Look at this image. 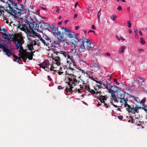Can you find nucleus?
I'll use <instances>...</instances> for the list:
<instances>
[{
    "mask_svg": "<svg viewBox=\"0 0 147 147\" xmlns=\"http://www.w3.org/2000/svg\"><path fill=\"white\" fill-rule=\"evenodd\" d=\"M54 57L53 58L52 64H50V61L48 60H45L38 65L40 68L44 69L45 71H49L52 68H57L56 66H59L61 65L60 61L61 59L64 58L66 52L64 51H57V49H53Z\"/></svg>",
    "mask_w": 147,
    "mask_h": 147,
    "instance_id": "1",
    "label": "nucleus"
},
{
    "mask_svg": "<svg viewBox=\"0 0 147 147\" xmlns=\"http://www.w3.org/2000/svg\"><path fill=\"white\" fill-rule=\"evenodd\" d=\"M49 29L55 36H59L61 38L67 42V38L69 30L60 26L55 27L54 25H52Z\"/></svg>",
    "mask_w": 147,
    "mask_h": 147,
    "instance_id": "2",
    "label": "nucleus"
},
{
    "mask_svg": "<svg viewBox=\"0 0 147 147\" xmlns=\"http://www.w3.org/2000/svg\"><path fill=\"white\" fill-rule=\"evenodd\" d=\"M78 42L80 44V48L82 51H84L85 50H88L92 51V47L91 46V41L88 39H86L83 37V38L79 40Z\"/></svg>",
    "mask_w": 147,
    "mask_h": 147,
    "instance_id": "3",
    "label": "nucleus"
},
{
    "mask_svg": "<svg viewBox=\"0 0 147 147\" xmlns=\"http://www.w3.org/2000/svg\"><path fill=\"white\" fill-rule=\"evenodd\" d=\"M26 22L25 21V24L23 22H21L19 23V27L22 31L25 32H28L29 30H31V31H33L34 30L36 29V24L30 22Z\"/></svg>",
    "mask_w": 147,
    "mask_h": 147,
    "instance_id": "4",
    "label": "nucleus"
},
{
    "mask_svg": "<svg viewBox=\"0 0 147 147\" xmlns=\"http://www.w3.org/2000/svg\"><path fill=\"white\" fill-rule=\"evenodd\" d=\"M9 3L10 4V7L12 8L13 10L16 12V14L14 15L12 13H8L11 15L15 16L17 14V13H20V11H23V5L22 4L16 3L13 1H10Z\"/></svg>",
    "mask_w": 147,
    "mask_h": 147,
    "instance_id": "5",
    "label": "nucleus"
},
{
    "mask_svg": "<svg viewBox=\"0 0 147 147\" xmlns=\"http://www.w3.org/2000/svg\"><path fill=\"white\" fill-rule=\"evenodd\" d=\"M12 39H13L12 41L15 42L17 50L19 48L20 46L24 44V38L21 34H17L15 38L14 37H13Z\"/></svg>",
    "mask_w": 147,
    "mask_h": 147,
    "instance_id": "6",
    "label": "nucleus"
},
{
    "mask_svg": "<svg viewBox=\"0 0 147 147\" xmlns=\"http://www.w3.org/2000/svg\"><path fill=\"white\" fill-rule=\"evenodd\" d=\"M65 74L67 75V77L69 81V83H70L71 84L73 85V86H75L78 84L79 82V81L77 80L76 76L74 74L69 73L67 71H65Z\"/></svg>",
    "mask_w": 147,
    "mask_h": 147,
    "instance_id": "7",
    "label": "nucleus"
},
{
    "mask_svg": "<svg viewBox=\"0 0 147 147\" xmlns=\"http://www.w3.org/2000/svg\"><path fill=\"white\" fill-rule=\"evenodd\" d=\"M30 40L28 41V43L27 44V46L28 48V49L30 51H32L34 49L33 47L35 46L36 45H37L38 46H40L39 45V40L37 39H30Z\"/></svg>",
    "mask_w": 147,
    "mask_h": 147,
    "instance_id": "8",
    "label": "nucleus"
},
{
    "mask_svg": "<svg viewBox=\"0 0 147 147\" xmlns=\"http://www.w3.org/2000/svg\"><path fill=\"white\" fill-rule=\"evenodd\" d=\"M69 68L71 70L73 73H74L76 72H82V73H83L84 75H85V72H84V70L82 69H79L77 68L75 63L74 61L69 63Z\"/></svg>",
    "mask_w": 147,
    "mask_h": 147,
    "instance_id": "9",
    "label": "nucleus"
},
{
    "mask_svg": "<svg viewBox=\"0 0 147 147\" xmlns=\"http://www.w3.org/2000/svg\"><path fill=\"white\" fill-rule=\"evenodd\" d=\"M67 37L70 38L71 39L73 38L71 40L72 43L74 45L75 48L76 49L75 44L78 42L79 40L76 37L75 33L69 30Z\"/></svg>",
    "mask_w": 147,
    "mask_h": 147,
    "instance_id": "10",
    "label": "nucleus"
},
{
    "mask_svg": "<svg viewBox=\"0 0 147 147\" xmlns=\"http://www.w3.org/2000/svg\"><path fill=\"white\" fill-rule=\"evenodd\" d=\"M126 109L129 113H131L133 114H135L136 112H137L138 110L142 108L141 107H138L137 105L134 107L133 105H127Z\"/></svg>",
    "mask_w": 147,
    "mask_h": 147,
    "instance_id": "11",
    "label": "nucleus"
},
{
    "mask_svg": "<svg viewBox=\"0 0 147 147\" xmlns=\"http://www.w3.org/2000/svg\"><path fill=\"white\" fill-rule=\"evenodd\" d=\"M0 48L5 53L6 55L9 57L12 55L11 51L9 50L7 46H5L2 44H0Z\"/></svg>",
    "mask_w": 147,
    "mask_h": 147,
    "instance_id": "12",
    "label": "nucleus"
},
{
    "mask_svg": "<svg viewBox=\"0 0 147 147\" xmlns=\"http://www.w3.org/2000/svg\"><path fill=\"white\" fill-rule=\"evenodd\" d=\"M8 1L7 2L8 4L6 6V9L5 10L7 11V13H12L14 15L16 14V11L12 9V8L10 7V4L9 3L10 1H13L11 0H7Z\"/></svg>",
    "mask_w": 147,
    "mask_h": 147,
    "instance_id": "13",
    "label": "nucleus"
},
{
    "mask_svg": "<svg viewBox=\"0 0 147 147\" xmlns=\"http://www.w3.org/2000/svg\"><path fill=\"white\" fill-rule=\"evenodd\" d=\"M26 33H27V38L28 39V42L29 41H30L31 39H35V37L36 36V33H35L34 31H31L30 30H29L28 32H25Z\"/></svg>",
    "mask_w": 147,
    "mask_h": 147,
    "instance_id": "14",
    "label": "nucleus"
},
{
    "mask_svg": "<svg viewBox=\"0 0 147 147\" xmlns=\"http://www.w3.org/2000/svg\"><path fill=\"white\" fill-rule=\"evenodd\" d=\"M71 53L66 52V55H65L64 58L67 59V62L68 63L74 61L73 56L71 55Z\"/></svg>",
    "mask_w": 147,
    "mask_h": 147,
    "instance_id": "15",
    "label": "nucleus"
},
{
    "mask_svg": "<svg viewBox=\"0 0 147 147\" xmlns=\"http://www.w3.org/2000/svg\"><path fill=\"white\" fill-rule=\"evenodd\" d=\"M1 33L2 34V37L5 40H8L9 42H11V41L12 40L11 39H12L13 37H14L13 34H9V35H8L6 33L1 32Z\"/></svg>",
    "mask_w": 147,
    "mask_h": 147,
    "instance_id": "16",
    "label": "nucleus"
},
{
    "mask_svg": "<svg viewBox=\"0 0 147 147\" xmlns=\"http://www.w3.org/2000/svg\"><path fill=\"white\" fill-rule=\"evenodd\" d=\"M40 28L42 30H45L47 29H48L49 30L50 32H51L50 30L49 29V28L51 27L52 25H54V24H52L50 26H48V24L47 23V22H44V21H42L40 23Z\"/></svg>",
    "mask_w": 147,
    "mask_h": 147,
    "instance_id": "17",
    "label": "nucleus"
},
{
    "mask_svg": "<svg viewBox=\"0 0 147 147\" xmlns=\"http://www.w3.org/2000/svg\"><path fill=\"white\" fill-rule=\"evenodd\" d=\"M99 97H100L99 98H98V99L99 100V101L101 103H103L104 106H105L106 108H107L109 106V104H107V103H105V100H107V98L105 96L101 95L99 96Z\"/></svg>",
    "mask_w": 147,
    "mask_h": 147,
    "instance_id": "18",
    "label": "nucleus"
},
{
    "mask_svg": "<svg viewBox=\"0 0 147 147\" xmlns=\"http://www.w3.org/2000/svg\"><path fill=\"white\" fill-rule=\"evenodd\" d=\"M144 81V79L142 78H140L137 77L134 80V82H133V84L135 86H139L140 82Z\"/></svg>",
    "mask_w": 147,
    "mask_h": 147,
    "instance_id": "19",
    "label": "nucleus"
},
{
    "mask_svg": "<svg viewBox=\"0 0 147 147\" xmlns=\"http://www.w3.org/2000/svg\"><path fill=\"white\" fill-rule=\"evenodd\" d=\"M66 42L63 38H59L57 37L54 39L53 44L54 45H60L61 42Z\"/></svg>",
    "mask_w": 147,
    "mask_h": 147,
    "instance_id": "20",
    "label": "nucleus"
},
{
    "mask_svg": "<svg viewBox=\"0 0 147 147\" xmlns=\"http://www.w3.org/2000/svg\"><path fill=\"white\" fill-rule=\"evenodd\" d=\"M56 67H57V68H52L51 69H50L49 70L51 71H54L53 74H54L55 72H56L58 73V74L60 75H61L63 74L64 73V72L62 71H60V69H59L57 67V66H56Z\"/></svg>",
    "mask_w": 147,
    "mask_h": 147,
    "instance_id": "21",
    "label": "nucleus"
},
{
    "mask_svg": "<svg viewBox=\"0 0 147 147\" xmlns=\"http://www.w3.org/2000/svg\"><path fill=\"white\" fill-rule=\"evenodd\" d=\"M125 95L123 94L121 96V99L120 103L124 104V107H127V105H128L127 102L128 99L127 98H125Z\"/></svg>",
    "mask_w": 147,
    "mask_h": 147,
    "instance_id": "22",
    "label": "nucleus"
},
{
    "mask_svg": "<svg viewBox=\"0 0 147 147\" xmlns=\"http://www.w3.org/2000/svg\"><path fill=\"white\" fill-rule=\"evenodd\" d=\"M68 84L69 86V88H68V87H67L65 89V91L67 92H69L71 93H72L73 92H74V90H73L72 89L74 88V87L73 86V85L71 84L70 83H68Z\"/></svg>",
    "mask_w": 147,
    "mask_h": 147,
    "instance_id": "23",
    "label": "nucleus"
},
{
    "mask_svg": "<svg viewBox=\"0 0 147 147\" xmlns=\"http://www.w3.org/2000/svg\"><path fill=\"white\" fill-rule=\"evenodd\" d=\"M24 54L27 55V58L30 60H32L33 58V54L32 52H31L30 53L28 52H25L23 53Z\"/></svg>",
    "mask_w": 147,
    "mask_h": 147,
    "instance_id": "24",
    "label": "nucleus"
},
{
    "mask_svg": "<svg viewBox=\"0 0 147 147\" xmlns=\"http://www.w3.org/2000/svg\"><path fill=\"white\" fill-rule=\"evenodd\" d=\"M19 56L20 59H22V60L24 62H26V60L27 59V55H26V54L25 55L23 53L21 54H19Z\"/></svg>",
    "mask_w": 147,
    "mask_h": 147,
    "instance_id": "25",
    "label": "nucleus"
},
{
    "mask_svg": "<svg viewBox=\"0 0 147 147\" xmlns=\"http://www.w3.org/2000/svg\"><path fill=\"white\" fill-rule=\"evenodd\" d=\"M5 9L4 7L2 6H0V17L1 16H2L3 17H5L6 16V15L4 14V11Z\"/></svg>",
    "mask_w": 147,
    "mask_h": 147,
    "instance_id": "26",
    "label": "nucleus"
},
{
    "mask_svg": "<svg viewBox=\"0 0 147 147\" xmlns=\"http://www.w3.org/2000/svg\"><path fill=\"white\" fill-rule=\"evenodd\" d=\"M100 66L96 63H94L92 67L93 69L95 71H98L100 69Z\"/></svg>",
    "mask_w": 147,
    "mask_h": 147,
    "instance_id": "27",
    "label": "nucleus"
},
{
    "mask_svg": "<svg viewBox=\"0 0 147 147\" xmlns=\"http://www.w3.org/2000/svg\"><path fill=\"white\" fill-rule=\"evenodd\" d=\"M59 69H60V71H62L64 73V71H66L67 69V67L66 65L62 66V67L61 66V65L59 66H57Z\"/></svg>",
    "mask_w": 147,
    "mask_h": 147,
    "instance_id": "28",
    "label": "nucleus"
},
{
    "mask_svg": "<svg viewBox=\"0 0 147 147\" xmlns=\"http://www.w3.org/2000/svg\"><path fill=\"white\" fill-rule=\"evenodd\" d=\"M19 52L20 53V54L23 53L24 52H26L27 50H24L22 46V45H21L19 47Z\"/></svg>",
    "mask_w": 147,
    "mask_h": 147,
    "instance_id": "29",
    "label": "nucleus"
},
{
    "mask_svg": "<svg viewBox=\"0 0 147 147\" xmlns=\"http://www.w3.org/2000/svg\"><path fill=\"white\" fill-rule=\"evenodd\" d=\"M114 92L113 90H110V91H109V93H111V94L112 99L114 100L117 97L116 96L115 93L113 92Z\"/></svg>",
    "mask_w": 147,
    "mask_h": 147,
    "instance_id": "30",
    "label": "nucleus"
},
{
    "mask_svg": "<svg viewBox=\"0 0 147 147\" xmlns=\"http://www.w3.org/2000/svg\"><path fill=\"white\" fill-rule=\"evenodd\" d=\"M41 40L43 43V46H48V45H49L50 43H49L48 41H46L45 40L43 39L42 38H41Z\"/></svg>",
    "mask_w": 147,
    "mask_h": 147,
    "instance_id": "31",
    "label": "nucleus"
},
{
    "mask_svg": "<svg viewBox=\"0 0 147 147\" xmlns=\"http://www.w3.org/2000/svg\"><path fill=\"white\" fill-rule=\"evenodd\" d=\"M114 102H120L121 99V97H119L118 96L114 100Z\"/></svg>",
    "mask_w": 147,
    "mask_h": 147,
    "instance_id": "32",
    "label": "nucleus"
},
{
    "mask_svg": "<svg viewBox=\"0 0 147 147\" xmlns=\"http://www.w3.org/2000/svg\"><path fill=\"white\" fill-rule=\"evenodd\" d=\"M125 50V47L124 46H122L121 47L120 49H119L118 53H123Z\"/></svg>",
    "mask_w": 147,
    "mask_h": 147,
    "instance_id": "33",
    "label": "nucleus"
},
{
    "mask_svg": "<svg viewBox=\"0 0 147 147\" xmlns=\"http://www.w3.org/2000/svg\"><path fill=\"white\" fill-rule=\"evenodd\" d=\"M13 56L14 57V58L16 60H17L18 61H17L18 62H19L20 61H21L22 59H20V58L17 56L14 55H13Z\"/></svg>",
    "mask_w": 147,
    "mask_h": 147,
    "instance_id": "34",
    "label": "nucleus"
},
{
    "mask_svg": "<svg viewBox=\"0 0 147 147\" xmlns=\"http://www.w3.org/2000/svg\"><path fill=\"white\" fill-rule=\"evenodd\" d=\"M101 15V13H100V10L98 12V13L97 15V19L98 20V21L99 22L100 20V17Z\"/></svg>",
    "mask_w": 147,
    "mask_h": 147,
    "instance_id": "35",
    "label": "nucleus"
},
{
    "mask_svg": "<svg viewBox=\"0 0 147 147\" xmlns=\"http://www.w3.org/2000/svg\"><path fill=\"white\" fill-rule=\"evenodd\" d=\"M96 83H98V84L97 85L98 87V88H100V85H104V84L100 82L99 81H96Z\"/></svg>",
    "mask_w": 147,
    "mask_h": 147,
    "instance_id": "36",
    "label": "nucleus"
},
{
    "mask_svg": "<svg viewBox=\"0 0 147 147\" xmlns=\"http://www.w3.org/2000/svg\"><path fill=\"white\" fill-rule=\"evenodd\" d=\"M73 90H74V92H77L78 93H81V90L79 88L77 89L76 88V89H74Z\"/></svg>",
    "mask_w": 147,
    "mask_h": 147,
    "instance_id": "37",
    "label": "nucleus"
},
{
    "mask_svg": "<svg viewBox=\"0 0 147 147\" xmlns=\"http://www.w3.org/2000/svg\"><path fill=\"white\" fill-rule=\"evenodd\" d=\"M45 39L46 40V41L48 42L49 43V42H50L51 44H52V43L51 42V39L48 36H47L45 38Z\"/></svg>",
    "mask_w": 147,
    "mask_h": 147,
    "instance_id": "38",
    "label": "nucleus"
},
{
    "mask_svg": "<svg viewBox=\"0 0 147 147\" xmlns=\"http://www.w3.org/2000/svg\"><path fill=\"white\" fill-rule=\"evenodd\" d=\"M145 101H146V99L145 98L143 99L140 102V103L141 105H142V106L144 107V103L145 102Z\"/></svg>",
    "mask_w": 147,
    "mask_h": 147,
    "instance_id": "39",
    "label": "nucleus"
},
{
    "mask_svg": "<svg viewBox=\"0 0 147 147\" xmlns=\"http://www.w3.org/2000/svg\"><path fill=\"white\" fill-rule=\"evenodd\" d=\"M141 43L142 44H144L145 43V42L144 40L143 37H141L140 39Z\"/></svg>",
    "mask_w": 147,
    "mask_h": 147,
    "instance_id": "40",
    "label": "nucleus"
},
{
    "mask_svg": "<svg viewBox=\"0 0 147 147\" xmlns=\"http://www.w3.org/2000/svg\"><path fill=\"white\" fill-rule=\"evenodd\" d=\"M85 88L86 89H87V90H88L89 92L91 89L89 86H85Z\"/></svg>",
    "mask_w": 147,
    "mask_h": 147,
    "instance_id": "41",
    "label": "nucleus"
},
{
    "mask_svg": "<svg viewBox=\"0 0 147 147\" xmlns=\"http://www.w3.org/2000/svg\"><path fill=\"white\" fill-rule=\"evenodd\" d=\"M92 51L95 54L97 53L98 52V51L97 49H94L93 48Z\"/></svg>",
    "mask_w": 147,
    "mask_h": 147,
    "instance_id": "42",
    "label": "nucleus"
},
{
    "mask_svg": "<svg viewBox=\"0 0 147 147\" xmlns=\"http://www.w3.org/2000/svg\"><path fill=\"white\" fill-rule=\"evenodd\" d=\"M89 92L92 93V94H95V91L91 89L89 91Z\"/></svg>",
    "mask_w": 147,
    "mask_h": 147,
    "instance_id": "43",
    "label": "nucleus"
},
{
    "mask_svg": "<svg viewBox=\"0 0 147 147\" xmlns=\"http://www.w3.org/2000/svg\"><path fill=\"white\" fill-rule=\"evenodd\" d=\"M128 26L129 28H131V23L130 21L127 22Z\"/></svg>",
    "mask_w": 147,
    "mask_h": 147,
    "instance_id": "44",
    "label": "nucleus"
},
{
    "mask_svg": "<svg viewBox=\"0 0 147 147\" xmlns=\"http://www.w3.org/2000/svg\"><path fill=\"white\" fill-rule=\"evenodd\" d=\"M39 44H40L39 45H40V46H43V43H42V41L41 40V38H40V39L39 40Z\"/></svg>",
    "mask_w": 147,
    "mask_h": 147,
    "instance_id": "45",
    "label": "nucleus"
},
{
    "mask_svg": "<svg viewBox=\"0 0 147 147\" xmlns=\"http://www.w3.org/2000/svg\"><path fill=\"white\" fill-rule=\"evenodd\" d=\"M116 18L117 16H116L113 15L111 17V18L112 20H114Z\"/></svg>",
    "mask_w": 147,
    "mask_h": 147,
    "instance_id": "46",
    "label": "nucleus"
},
{
    "mask_svg": "<svg viewBox=\"0 0 147 147\" xmlns=\"http://www.w3.org/2000/svg\"><path fill=\"white\" fill-rule=\"evenodd\" d=\"M64 88V87H62L61 86H59L58 87V89L59 90H61L62 89H63Z\"/></svg>",
    "mask_w": 147,
    "mask_h": 147,
    "instance_id": "47",
    "label": "nucleus"
},
{
    "mask_svg": "<svg viewBox=\"0 0 147 147\" xmlns=\"http://www.w3.org/2000/svg\"><path fill=\"white\" fill-rule=\"evenodd\" d=\"M122 7L120 6H119L117 8V9L118 11H120L122 9Z\"/></svg>",
    "mask_w": 147,
    "mask_h": 147,
    "instance_id": "48",
    "label": "nucleus"
},
{
    "mask_svg": "<svg viewBox=\"0 0 147 147\" xmlns=\"http://www.w3.org/2000/svg\"><path fill=\"white\" fill-rule=\"evenodd\" d=\"M118 118L120 119H123V117L121 115L118 116H117Z\"/></svg>",
    "mask_w": 147,
    "mask_h": 147,
    "instance_id": "49",
    "label": "nucleus"
},
{
    "mask_svg": "<svg viewBox=\"0 0 147 147\" xmlns=\"http://www.w3.org/2000/svg\"><path fill=\"white\" fill-rule=\"evenodd\" d=\"M48 80L50 81H51L52 80V79L51 78L50 76H48Z\"/></svg>",
    "mask_w": 147,
    "mask_h": 147,
    "instance_id": "50",
    "label": "nucleus"
},
{
    "mask_svg": "<svg viewBox=\"0 0 147 147\" xmlns=\"http://www.w3.org/2000/svg\"><path fill=\"white\" fill-rule=\"evenodd\" d=\"M142 83L141 85L142 86H144L145 85V83L144 82V81H142Z\"/></svg>",
    "mask_w": 147,
    "mask_h": 147,
    "instance_id": "51",
    "label": "nucleus"
},
{
    "mask_svg": "<svg viewBox=\"0 0 147 147\" xmlns=\"http://www.w3.org/2000/svg\"><path fill=\"white\" fill-rule=\"evenodd\" d=\"M138 50H139V51L140 53H141L142 51H144L143 49H138Z\"/></svg>",
    "mask_w": 147,
    "mask_h": 147,
    "instance_id": "52",
    "label": "nucleus"
},
{
    "mask_svg": "<svg viewBox=\"0 0 147 147\" xmlns=\"http://www.w3.org/2000/svg\"><path fill=\"white\" fill-rule=\"evenodd\" d=\"M101 93V91H97L96 92H95V94H100V93Z\"/></svg>",
    "mask_w": 147,
    "mask_h": 147,
    "instance_id": "53",
    "label": "nucleus"
},
{
    "mask_svg": "<svg viewBox=\"0 0 147 147\" xmlns=\"http://www.w3.org/2000/svg\"><path fill=\"white\" fill-rule=\"evenodd\" d=\"M120 38L123 41H125V39H124L122 36H120L119 39Z\"/></svg>",
    "mask_w": 147,
    "mask_h": 147,
    "instance_id": "54",
    "label": "nucleus"
},
{
    "mask_svg": "<svg viewBox=\"0 0 147 147\" xmlns=\"http://www.w3.org/2000/svg\"><path fill=\"white\" fill-rule=\"evenodd\" d=\"M142 107L141 109L144 110V111H145L146 112V113H147V109H145L144 107Z\"/></svg>",
    "mask_w": 147,
    "mask_h": 147,
    "instance_id": "55",
    "label": "nucleus"
},
{
    "mask_svg": "<svg viewBox=\"0 0 147 147\" xmlns=\"http://www.w3.org/2000/svg\"><path fill=\"white\" fill-rule=\"evenodd\" d=\"M109 88H110V90H112L111 89L112 88V89H113V86L112 85H109Z\"/></svg>",
    "mask_w": 147,
    "mask_h": 147,
    "instance_id": "56",
    "label": "nucleus"
},
{
    "mask_svg": "<svg viewBox=\"0 0 147 147\" xmlns=\"http://www.w3.org/2000/svg\"><path fill=\"white\" fill-rule=\"evenodd\" d=\"M134 32L135 33H137V32H138V30H137V29L134 28Z\"/></svg>",
    "mask_w": 147,
    "mask_h": 147,
    "instance_id": "57",
    "label": "nucleus"
},
{
    "mask_svg": "<svg viewBox=\"0 0 147 147\" xmlns=\"http://www.w3.org/2000/svg\"><path fill=\"white\" fill-rule=\"evenodd\" d=\"M78 16V14H75L74 16V18H77Z\"/></svg>",
    "mask_w": 147,
    "mask_h": 147,
    "instance_id": "58",
    "label": "nucleus"
},
{
    "mask_svg": "<svg viewBox=\"0 0 147 147\" xmlns=\"http://www.w3.org/2000/svg\"><path fill=\"white\" fill-rule=\"evenodd\" d=\"M59 9L58 7H57V10H56V11L57 13H59Z\"/></svg>",
    "mask_w": 147,
    "mask_h": 147,
    "instance_id": "59",
    "label": "nucleus"
},
{
    "mask_svg": "<svg viewBox=\"0 0 147 147\" xmlns=\"http://www.w3.org/2000/svg\"><path fill=\"white\" fill-rule=\"evenodd\" d=\"M79 28V26H76L75 27V30H77Z\"/></svg>",
    "mask_w": 147,
    "mask_h": 147,
    "instance_id": "60",
    "label": "nucleus"
},
{
    "mask_svg": "<svg viewBox=\"0 0 147 147\" xmlns=\"http://www.w3.org/2000/svg\"><path fill=\"white\" fill-rule=\"evenodd\" d=\"M92 28L94 30L95 29V28L94 26V25H92L91 26Z\"/></svg>",
    "mask_w": 147,
    "mask_h": 147,
    "instance_id": "61",
    "label": "nucleus"
},
{
    "mask_svg": "<svg viewBox=\"0 0 147 147\" xmlns=\"http://www.w3.org/2000/svg\"><path fill=\"white\" fill-rule=\"evenodd\" d=\"M104 86V88H105L106 89H107L109 91V92L110 91V90H109L107 86H106L105 85Z\"/></svg>",
    "mask_w": 147,
    "mask_h": 147,
    "instance_id": "62",
    "label": "nucleus"
},
{
    "mask_svg": "<svg viewBox=\"0 0 147 147\" xmlns=\"http://www.w3.org/2000/svg\"><path fill=\"white\" fill-rule=\"evenodd\" d=\"M78 2H76L75 4V6H74V7L75 8H76V7L77 5H78Z\"/></svg>",
    "mask_w": 147,
    "mask_h": 147,
    "instance_id": "63",
    "label": "nucleus"
},
{
    "mask_svg": "<svg viewBox=\"0 0 147 147\" xmlns=\"http://www.w3.org/2000/svg\"><path fill=\"white\" fill-rule=\"evenodd\" d=\"M2 30L4 31L5 32H6L7 31V30L5 29V28H3Z\"/></svg>",
    "mask_w": 147,
    "mask_h": 147,
    "instance_id": "64",
    "label": "nucleus"
}]
</instances>
